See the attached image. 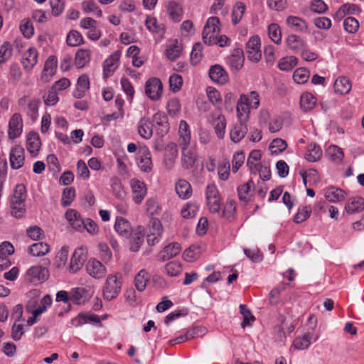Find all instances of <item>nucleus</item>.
I'll list each match as a JSON object with an SVG mask.
<instances>
[{"label":"nucleus","mask_w":364,"mask_h":364,"mask_svg":"<svg viewBox=\"0 0 364 364\" xmlns=\"http://www.w3.org/2000/svg\"><path fill=\"white\" fill-rule=\"evenodd\" d=\"M122 285L120 274H109L103 287V297L107 301H112L119 294Z\"/></svg>","instance_id":"obj_1"},{"label":"nucleus","mask_w":364,"mask_h":364,"mask_svg":"<svg viewBox=\"0 0 364 364\" xmlns=\"http://www.w3.org/2000/svg\"><path fill=\"white\" fill-rule=\"evenodd\" d=\"M220 19L218 17L213 16L210 17L203 31V42L208 45H214L216 43V36L215 33L220 32Z\"/></svg>","instance_id":"obj_2"},{"label":"nucleus","mask_w":364,"mask_h":364,"mask_svg":"<svg viewBox=\"0 0 364 364\" xmlns=\"http://www.w3.org/2000/svg\"><path fill=\"white\" fill-rule=\"evenodd\" d=\"M247 58L254 62H258L262 57L260 50V38L257 36H252L246 43Z\"/></svg>","instance_id":"obj_3"},{"label":"nucleus","mask_w":364,"mask_h":364,"mask_svg":"<svg viewBox=\"0 0 364 364\" xmlns=\"http://www.w3.org/2000/svg\"><path fill=\"white\" fill-rule=\"evenodd\" d=\"M162 91L163 85L159 79L154 77L146 81L145 92L151 100H158L161 96Z\"/></svg>","instance_id":"obj_4"},{"label":"nucleus","mask_w":364,"mask_h":364,"mask_svg":"<svg viewBox=\"0 0 364 364\" xmlns=\"http://www.w3.org/2000/svg\"><path fill=\"white\" fill-rule=\"evenodd\" d=\"M85 269L90 276L97 279L104 278L107 273L105 267L95 259L88 260L86 264Z\"/></svg>","instance_id":"obj_5"},{"label":"nucleus","mask_w":364,"mask_h":364,"mask_svg":"<svg viewBox=\"0 0 364 364\" xmlns=\"http://www.w3.org/2000/svg\"><path fill=\"white\" fill-rule=\"evenodd\" d=\"M9 160L11 167L13 169H19L21 168L25 161L23 148L18 145L12 147L9 155Z\"/></svg>","instance_id":"obj_6"},{"label":"nucleus","mask_w":364,"mask_h":364,"mask_svg":"<svg viewBox=\"0 0 364 364\" xmlns=\"http://www.w3.org/2000/svg\"><path fill=\"white\" fill-rule=\"evenodd\" d=\"M87 259V251L82 247L77 248L73 254L70 264V271L77 272Z\"/></svg>","instance_id":"obj_7"},{"label":"nucleus","mask_w":364,"mask_h":364,"mask_svg":"<svg viewBox=\"0 0 364 364\" xmlns=\"http://www.w3.org/2000/svg\"><path fill=\"white\" fill-rule=\"evenodd\" d=\"M153 121L156 125V134L164 137L169 131V124L167 116L161 112L153 116Z\"/></svg>","instance_id":"obj_8"},{"label":"nucleus","mask_w":364,"mask_h":364,"mask_svg":"<svg viewBox=\"0 0 364 364\" xmlns=\"http://www.w3.org/2000/svg\"><path fill=\"white\" fill-rule=\"evenodd\" d=\"M130 186L133 193V200L137 204L141 203L146 194L145 183L138 179L132 178L130 181Z\"/></svg>","instance_id":"obj_9"},{"label":"nucleus","mask_w":364,"mask_h":364,"mask_svg":"<svg viewBox=\"0 0 364 364\" xmlns=\"http://www.w3.org/2000/svg\"><path fill=\"white\" fill-rule=\"evenodd\" d=\"M250 105L248 97L242 94L237 102L236 107L237 117L240 121L245 122L249 118Z\"/></svg>","instance_id":"obj_10"},{"label":"nucleus","mask_w":364,"mask_h":364,"mask_svg":"<svg viewBox=\"0 0 364 364\" xmlns=\"http://www.w3.org/2000/svg\"><path fill=\"white\" fill-rule=\"evenodd\" d=\"M23 122L21 116L18 113H15L9 120V137L16 139L19 136L22 132Z\"/></svg>","instance_id":"obj_11"},{"label":"nucleus","mask_w":364,"mask_h":364,"mask_svg":"<svg viewBox=\"0 0 364 364\" xmlns=\"http://www.w3.org/2000/svg\"><path fill=\"white\" fill-rule=\"evenodd\" d=\"M209 76L210 79L220 85H224L228 81V75L220 65H214L210 68Z\"/></svg>","instance_id":"obj_12"},{"label":"nucleus","mask_w":364,"mask_h":364,"mask_svg":"<svg viewBox=\"0 0 364 364\" xmlns=\"http://www.w3.org/2000/svg\"><path fill=\"white\" fill-rule=\"evenodd\" d=\"M209 120L212 123L217 136L220 139L223 138L226 126L224 115L221 114L219 112H217L212 114Z\"/></svg>","instance_id":"obj_13"},{"label":"nucleus","mask_w":364,"mask_h":364,"mask_svg":"<svg viewBox=\"0 0 364 364\" xmlns=\"http://www.w3.org/2000/svg\"><path fill=\"white\" fill-rule=\"evenodd\" d=\"M138 166L141 171L149 172L152 169V161L151 153L146 147L140 149L139 151Z\"/></svg>","instance_id":"obj_14"},{"label":"nucleus","mask_w":364,"mask_h":364,"mask_svg":"<svg viewBox=\"0 0 364 364\" xmlns=\"http://www.w3.org/2000/svg\"><path fill=\"white\" fill-rule=\"evenodd\" d=\"M182 147V166L186 169L192 168L196 161V152L194 148H189L188 146Z\"/></svg>","instance_id":"obj_15"},{"label":"nucleus","mask_w":364,"mask_h":364,"mask_svg":"<svg viewBox=\"0 0 364 364\" xmlns=\"http://www.w3.org/2000/svg\"><path fill=\"white\" fill-rule=\"evenodd\" d=\"M65 218L70 225L77 231H83L84 220L82 219L80 213L74 209H68L65 213Z\"/></svg>","instance_id":"obj_16"},{"label":"nucleus","mask_w":364,"mask_h":364,"mask_svg":"<svg viewBox=\"0 0 364 364\" xmlns=\"http://www.w3.org/2000/svg\"><path fill=\"white\" fill-rule=\"evenodd\" d=\"M144 229L141 226L132 231L130 236V250L132 252H137L144 242Z\"/></svg>","instance_id":"obj_17"},{"label":"nucleus","mask_w":364,"mask_h":364,"mask_svg":"<svg viewBox=\"0 0 364 364\" xmlns=\"http://www.w3.org/2000/svg\"><path fill=\"white\" fill-rule=\"evenodd\" d=\"M114 230L121 237L126 239L130 237L132 231L129 222L122 217L117 218Z\"/></svg>","instance_id":"obj_18"},{"label":"nucleus","mask_w":364,"mask_h":364,"mask_svg":"<svg viewBox=\"0 0 364 364\" xmlns=\"http://www.w3.org/2000/svg\"><path fill=\"white\" fill-rule=\"evenodd\" d=\"M119 57L120 52L119 50H116L112 55L105 60L103 65L105 77H107L117 68Z\"/></svg>","instance_id":"obj_19"},{"label":"nucleus","mask_w":364,"mask_h":364,"mask_svg":"<svg viewBox=\"0 0 364 364\" xmlns=\"http://www.w3.org/2000/svg\"><path fill=\"white\" fill-rule=\"evenodd\" d=\"M244 60L245 58L242 49L235 48L228 58V62L232 69L239 70L243 66Z\"/></svg>","instance_id":"obj_20"},{"label":"nucleus","mask_w":364,"mask_h":364,"mask_svg":"<svg viewBox=\"0 0 364 364\" xmlns=\"http://www.w3.org/2000/svg\"><path fill=\"white\" fill-rule=\"evenodd\" d=\"M41 145L39 135L36 132H31L26 140L27 150L32 156H36Z\"/></svg>","instance_id":"obj_21"},{"label":"nucleus","mask_w":364,"mask_h":364,"mask_svg":"<svg viewBox=\"0 0 364 364\" xmlns=\"http://www.w3.org/2000/svg\"><path fill=\"white\" fill-rule=\"evenodd\" d=\"M138 134L145 139H149L153 135V128L150 119L147 117H142L138 123Z\"/></svg>","instance_id":"obj_22"},{"label":"nucleus","mask_w":364,"mask_h":364,"mask_svg":"<svg viewBox=\"0 0 364 364\" xmlns=\"http://www.w3.org/2000/svg\"><path fill=\"white\" fill-rule=\"evenodd\" d=\"M181 245L178 242H173L166 246L160 252L159 257L161 261L164 262L176 257L181 251Z\"/></svg>","instance_id":"obj_23"},{"label":"nucleus","mask_w":364,"mask_h":364,"mask_svg":"<svg viewBox=\"0 0 364 364\" xmlns=\"http://www.w3.org/2000/svg\"><path fill=\"white\" fill-rule=\"evenodd\" d=\"M286 23L289 27L297 32H306L308 25L305 21L298 16H289L287 18Z\"/></svg>","instance_id":"obj_24"},{"label":"nucleus","mask_w":364,"mask_h":364,"mask_svg":"<svg viewBox=\"0 0 364 364\" xmlns=\"http://www.w3.org/2000/svg\"><path fill=\"white\" fill-rule=\"evenodd\" d=\"M345 209L348 214L362 211L364 209V199L361 197L350 198L346 204Z\"/></svg>","instance_id":"obj_25"},{"label":"nucleus","mask_w":364,"mask_h":364,"mask_svg":"<svg viewBox=\"0 0 364 364\" xmlns=\"http://www.w3.org/2000/svg\"><path fill=\"white\" fill-rule=\"evenodd\" d=\"M38 52L34 48L26 50L22 58V64L26 70H31L37 63Z\"/></svg>","instance_id":"obj_26"},{"label":"nucleus","mask_w":364,"mask_h":364,"mask_svg":"<svg viewBox=\"0 0 364 364\" xmlns=\"http://www.w3.org/2000/svg\"><path fill=\"white\" fill-rule=\"evenodd\" d=\"M247 132V127L245 122L240 121V122L234 127L230 132V139L234 142L240 141Z\"/></svg>","instance_id":"obj_27"},{"label":"nucleus","mask_w":364,"mask_h":364,"mask_svg":"<svg viewBox=\"0 0 364 364\" xmlns=\"http://www.w3.org/2000/svg\"><path fill=\"white\" fill-rule=\"evenodd\" d=\"M57 67V59L55 56L51 55L46 61L44 68L42 73V79L48 81L49 77L53 76L56 70Z\"/></svg>","instance_id":"obj_28"},{"label":"nucleus","mask_w":364,"mask_h":364,"mask_svg":"<svg viewBox=\"0 0 364 364\" xmlns=\"http://www.w3.org/2000/svg\"><path fill=\"white\" fill-rule=\"evenodd\" d=\"M175 189L178 196L183 199L188 198L192 194L191 186L184 179H180L177 181Z\"/></svg>","instance_id":"obj_29"},{"label":"nucleus","mask_w":364,"mask_h":364,"mask_svg":"<svg viewBox=\"0 0 364 364\" xmlns=\"http://www.w3.org/2000/svg\"><path fill=\"white\" fill-rule=\"evenodd\" d=\"M333 87L336 93L346 95L351 90V82L347 77H341L336 80Z\"/></svg>","instance_id":"obj_30"},{"label":"nucleus","mask_w":364,"mask_h":364,"mask_svg":"<svg viewBox=\"0 0 364 364\" xmlns=\"http://www.w3.org/2000/svg\"><path fill=\"white\" fill-rule=\"evenodd\" d=\"M322 156V150L319 146L315 143H311L306 149L305 159L309 162H316L318 161Z\"/></svg>","instance_id":"obj_31"},{"label":"nucleus","mask_w":364,"mask_h":364,"mask_svg":"<svg viewBox=\"0 0 364 364\" xmlns=\"http://www.w3.org/2000/svg\"><path fill=\"white\" fill-rule=\"evenodd\" d=\"M325 197L329 202L336 203L343 200L346 193L340 188L330 187L325 191Z\"/></svg>","instance_id":"obj_32"},{"label":"nucleus","mask_w":364,"mask_h":364,"mask_svg":"<svg viewBox=\"0 0 364 364\" xmlns=\"http://www.w3.org/2000/svg\"><path fill=\"white\" fill-rule=\"evenodd\" d=\"M27 274L38 281H45L48 278V270L41 266H33L28 269Z\"/></svg>","instance_id":"obj_33"},{"label":"nucleus","mask_w":364,"mask_h":364,"mask_svg":"<svg viewBox=\"0 0 364 364\" xmlns=\"http://www.w3.org/2000/svg\"><path fill=\"white\" fill-rule=\"evenodd\" d=\"M178 134L180 136V145L189 146L191 141V132L188 124L184 120H181L180 122Z\"/></svg>","instance_id":"obj_34"},{"label":"nucleus","mask_w":364,"mask_h":364,"mask_svg":"<svg viewBox=\"0 0 364 364\" xmlns=\"http://www.w3.org/2000/svg\"><path fill=\"white\" fill-rule=\"evenodd\" d=\"M316 103V100L313 95L309 92L304 93L300 98V107L304 112L312 109Z\"/></svg>","instance_id":"obj_35"},{"label":"nucleus","mask_w":364,"mask_h":364,"mask_svg":"<svg viewBox=\"0 0 364 364\" xmlns=\"http://www.w3.org/2000/svg\"><path fill=\"white\" fill-rule=\"evenodd\" d=\"M89 297L88 291L84 288L73 289L70 295L71 300L76 304H84Z\"/></svg>","instance_id":"obj_36"},{"label":"nucleus","mask_w":364,"mask_h":364,"mask_svg":"<svg viewBox=\"0 0 364 364\" xmlns=\"http://www.w3.org/2000/svg\"><path fill=\"white\" fill-rule=\"evenodd\" d=\"M90 60V51L88 49H80L75 54V63L79 68H83Z\"/></svg>","instance_id":"obj_37"},{"label":"nucleus","mask_w":364,"mask_h":364,"mask_svg":"<svg viewBox=\"0 0 364 364\" xmlns=\"http://www.w3.org/2000/svg\"><path fill=\"white\" fill-rule=\"evenodd\" d=\"M261 157L262 153L259 150H253L250 154L247 161V165L252 173H256L257 172L258 167L260 164L256 162L259 161Z\"/></svg>","instance_id":"obj_38"},{"label":"nucleus","mask_w":364,"mask_h":364,"mask_svg":"<svg viewBox=\"0 0 364 364\" xmlns=\"http://www.w3.org/2000/svg\"><path fill=\"white\" fill-rule=\"evenodd\" d=\"M149 280V273L144 270L141 269L134 278L135 287L136 289L139 291H143L147 284V282Z\"/></svg>","instance_id":"obj_39"},{"label":"nucleus","mask_w":364,"mask_h":364,"mask_svg":"<svg viewBox=\"0 0 364 364\" xmlns=\"http://www.w3.org/2000/svg\"><path fill=\"white\" fill-rule=\"evenodd\" d=\"M287 46L294 50L298 52L301 50L305 46L304 41L296 35H289L286 40Z\"/></svg>","instance_id":"obj_40"},{"label":"nucleus","mask_w":364,"mask_h":364,"mask_svg":"<svg viewBox=\"0 0 364 364\" xmlns=\"http://www.w3.org/2000/svg\"><path fill=\"white\" fill-rule=\"evenodd\" d=\"M312 335L311 333H306L302 336L297 337L294 339L293 346L296 349L305 350L307 349L310 344Z\"/></svg>","instance_id":"obj_41"},{"label":"nucleus","mask_w":364,"mask_h":364,"mask_svg":"<svg viewBox=\"0 0 364 364\" xmlns=\"http://www.w3.org/2000/svg\"><path fill=\"white\" fill-rule=\"evenodd\" d=\"M167 12L173 21H178L182 16L183 10L178 4L171 1L168 4Z\"/></svg>","instance_id":"obj_42"},{"label":"nucleus","mask_w":364,"mask_h":364,"mask_svg":"<svg viewBox=\"0 0 364 364\" xmlns=\"http://www.w3.org/2000/svg\"><path fill=\"white\" fill-rule=\"evenodd\" d=\"M49 252V245L44 242L34 243L29 247V252L35 257L43 256Z\"/></svg>","instance_id":"obj_43"},{"label":"nucleus","mask_w":364,"mask_h":364,"mask_svg":"<svg viewBox=\"0 0 364 364\" xmlns=\"http://www.w3.org/2000/svg\"><path fill=\"white\" fill-rule=\"evenodd\" d=\"M26 199V186L22 183L17 184L14 190V193L11 197V201L25 203Z\"/></svg>","instance_id":"obj_44"},{"label":"nucleus","mask_w":364,"mask_h":364,"mask_svg":"<svg viewBox=\"0 0 364 364\" xmlns=\"http://www.w3.org/2000/svg\"><path fill=\"white\" fill-rule=\"evenodd\" d=\"M287 147L286 141L282 139L277 138L272 141L269 149L272 155H277L284 151Z\"/></svg>","instance_id":"obj_45"},{"label":"nucleus","mask_w":364,"mask_h":364,"mask_svg":"<svg viewBox=\"0 0 364 364\" xmlns=\"http://www.w3.org/2000/svg\"><path fill=\"white\" fill-rule=\"evenodd\" d=\"M298 63L297 58L294 56H287L282 58L278 64L281 70L289 71Z\"/></svg>","instance_id":"obj_46"},{"label":"nucleus","mask_w":364,"mask_h":364,"mask_svg":"<svg viewBox=\"0 0 364 364\" xmlns=\"http://www.w3.org/2000/svg\"><path fill=\"white\" fill-rule=\"evenodd\" d=\"M326 155L335 162H341L344 156L342 149L336 145H331L327 149Z\"/></svg>","instance_id":"obj_47"},{"label":"nucleus","mask_w":364,"mask_h":364,"mask_svg":"<svg viewBox=\"0 0 364 364\" xmlns=\"http://www.w3.org/2000/svg\"><path fill=\"white\" fill-rule=\"evenodd\" d=\"M40 105L41 100L39 99H33L28 104L26 113L33 121H35L38 117Z\"/></svg>","instance_id":"obj_48"},{"label":"nucleus","mask_w":364,"mask_h":364,"mask_svg":"<svg viewBox=\"0 0 364 364\" xmlns=\"http://www.w3.org/2000/svg\"><path fill=\"white\" fill-rule=\"evenodd\" d=\"M311 213V208L309 205H304L299 208L297 213L294 218L296 223H300L307 220Z\"/></svg>","instance_id":"obj_49"},{"label":"nucleus","mask_w":364,"mask_h":364,"mask_svg":"<svg viewBox=\"0 0 364 364\" xmlns=\"http://www.w3.org/2000/svg\"><path fill=\"white\" fill-rule=\"evenodd\" d=\"M66 42L70 46H77L83 43V38L78 31L73 30L68 33Z\"/></svg>","instance_id":"obj_50"},{"label":"nucleus","mask_w":364,"mask_h":364,"mask_svg":"<svg viewBox=\"0 0 364 364\" xmlns=\"http://www.w3.org/2000/svg\"><path fill=\"white\" fill-rule=\"evenodd\" d=\"M245 5L242 2L236 4L232 12V21L234 25L237 24L245 13Z\"/></svg>","instance_id":"obj_51"},{"label":"nucleus","mask_w":364,"mask_h":364,"mask_svg":"<svg viewBox=\"0 0 364 364\" xmlns=\"http://www.w3.org/2000/svg\"><path fill=\"white\" fill-rule=\"evenodd\" d=\"M268 33L269 38L273 42L279 44L282 41V33L280 27L276 23H272L268 27Z\"/></svg>","instance_id":"obj_52"},{"label":"nucleus","mask_w":364,"mask_h":364,"mask_svg":"<svg viewBox=\"0 0 364 364\" xmlns=\"http://www.w3.org/2000/svg\"><path fill=\"white\" fill-rule=\"evenodd\" d=\"M236 211V203L232 200H228L224 206V209L221 213V216L225 218L228 220H231L234 217V214Z\"/></svg>","instance_id":"obj_53"},{"label":"nucleus","mask_w":364,"mask_h":364,"mask_svg":"<svg viewBox=\"0 0 364 364\" xmlns=\"http://www.w3.org/2000/svg\"><path fill=\"white\" fill-rule=\"evenodd\" d=\"M181 53V48L177 41L171 44L166 50V57L171 61L178 58L180 56Z\"/></svg>","instance_id":"obj_54"},{"label":"nucleus","mask_w":364,"mask_h":364,"mask_svg":"<svg viewBox=\"0 0 364 364\" xmlns=\"http://www.w3.org/2000/svg\"><path fill=\"white\" fill-rule=\"evenodd\" d=\"M25 206V203L11 201V215L16 218H20L23 217L26 212Z\"/></svg>","instance_id":"obj_55"},{"label":"nucleus","mask_w":364,"mask_h":364,"mask_svg":"<svg viewBox=\"0 0 364 364\" xmlns=\"http://www.w3.org/2000/svg\"><path fill=\"white\" fill-rule=\"evenodd\" d=\"M309 77V72L304 68L296 69L293 73V79L297 84L306 82Z\"/></svg>","instance_id":"obj_56"},{"label":"nucleus","mask_w":364,"mask_h":364,"mask_svg":"<svg viewBox=\"0 0 364 364\" xmlns=\"http://www.w3.org/2000/svg\"><path fill=\"white\" fill-rule=\"evenodd\" d=\"M199 206L196 203H187L181 210V215L184 218H192L195 217L198 211Z\"/></svg>","instance_id":"obj_57"},{"label":"nucleus","mask_w":364,"mask_h":364,"mask_svg":"<svg viewBox=\"0 0 364 364\" xmlns=\"http://www.w3.org/2000/svg\"><path fill=\"white\" fill-rule=\"evenodd\" d=\"M145 25L148 30L153 33H156L162 35L164 33V28L162 25H159L155 18L147 17Z\"/></svg>","instance_id":"obj_58"},{"label":"nucleus","mask_w":364,"mask_h":364,"mask_svg":"<svg viewBox=\"0 0 364 364\" xmlns=\"http://www.w3.org/2000/svg\"><path fill=\"white\" fill-rule=\"evenodd\" d=\"M164 149L166 156L168 157L169 166L171 167L178 155L177 144L173 142H170L166 146Z\"/></svg>","instance_id":"obj_59"},{"label":"nucleus","mask_w":364,"mask_h":364,"mask_svg":"<svg viewBox=\"0 0 364 364\" xmlns=\"http://www.w3.org/2000/svg\"><path fill=\"white\" fill-rule=\"evenodd\" d=\"M183 85V78L181 75L173 73L169 77L170 90L173 92L179 91Z\"/></svg>","instance_id":"obj_60"},{"label":"nucleus","mask_w":364,"mask_h":364,"mask_svg":"<svg viewBox=\"0 0 364 364\" xmlns=\"http://www.w3.org/2000/svg\"><path fill=\"white\" fill-rule=\"evenodd\" d=\"M75 196V191L73 188H65L63 191L61 204L63 207L70 205Z\"/></svg>","instance_id":"obj_61"},{"label":"nucleus","mask_w":364,"mask_h":364,"mask_svg":"<svg viewBox=\"0 0 364 364\" xmlns=\"http://www.w3.org/2000/svg\"><path fill=\"white\" fill-rule=\"evenodd\" d=\"M12 54V46L9 42H4L0 47V64L5 63Z\"/></svg>","instance_id":"obj_62"},{"label":"nucleus","mask_w":364,"mask_h":364,"mask_svg":"<svg viewBox=\"0 0 364 364\" xmlns=\"http://www.w3.org/2000/svg\"><path fill=\"white\" fill-rule=\"evenodd\" d=\"M343 26L347 32L354 33L359 28V22L353 17H348L343 21Z\"/></svg>","instance_id":"obj_63"},{"label":"nucleus","mask_w":364,"mask_h":364,"mask_svg":"<svg viewBox=\"0 0 364 364\" xmlns=\"http://www.w3.org/2000/svg\"><path fill=\"white\" fill-rule=\"evenodd\" d=\"M202 58V44L196 43L194 44L191 53V62L192 64H197Z\"/></svg>","instance_id":"obj_64"}]
</instances>
